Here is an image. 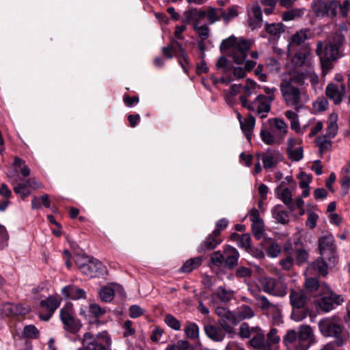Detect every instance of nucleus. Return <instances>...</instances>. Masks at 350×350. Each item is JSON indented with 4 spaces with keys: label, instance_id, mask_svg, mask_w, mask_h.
Masks as SVG:
<instances>
[{
    "label": "nucleus",
    "instance_id": "c85d7f7f",
    "mask_svg": "<svg viewBox=\"0 0 350 350\" xmlns=\"http://www.w3.org/2000/svg\"><path fill=\"white\" fill-rule=\"evenodd\" d=\"M255 122V118L252 115L247 116L245 119H243V121H241L240 125L241 130L245 133L249 141L252 139Z\"/></svg>",
    "mask_w": 350,
    "mask_h": 350
},
{
    "label": "nucleus",
    "instance_id": "7c9ffc66",
    "mask_svg": "<svg viewBox=\"0 0 350 350\" xmlns=\"http://www.w3.org/2000/svg\"><path fill=\"white\" fill-rule=\"evenodd\" d=\"M337 120L338 115L335 113H331L327 120L326 135L325 136H327L329 138H334L336 135L338 130Z\"/></svg>",
    "mask_w": 350,
    "mask_h": 350
},
{
    "label": "nucleus",
    "instance_id": "69168bd1",
    "mask_svg": "<svg viewBox=\"0 0 350 350\" xmlns=\"http://www.w3.org/2000/svg\"><path fill=\"white\" fill-rule=\"evenodd\" d=\"M281 247L276 243H271L267 249V254L269 257L275 258L281 252Z\"/></svg>",
    "mask_w": 350,
    "mask_h": 350
},
{
    "label": "nucleus",
    "instance_id": "a19ab883",
    "mask_svg": "<svg viewBox=\"0 0 350 350\" xmlns=\"http://www.w3.org/2000/svg\"><path fill=\"white\" fill-rule=\"evenodd\" d=\"M205 12V16H206L211 24L215 23L221 18V9H216L215 8L210 7Z\"/></svg>",
    "mask_w": 350,
    "mask_h": 350
},
{
    "label": "nucleus",
    "instance_id": "37998d69",
    "mask_svg": "<svg viewBox=\"0 0 350 350\" xmlns=\"http://www.w3.org/2000/svg\"><path fill=\"white\" fill-rule=\"evenodd\" d=\"M309 54V52H297L292 57V64L295 67L302 66L305 64L307 57Z\"/></svg>",
    "mask_w": 350,
    "mask_h": 350
},
{
    "label": "nucleus",
    "instance_id": "4d7b16f0",
    "mask_svg": "<svg viewBox=\"0 0 350 350\" xmlns=\"http://www.w3.org/2000/svg\"><path fill=\"white\" fill-rule=\"evenodd\" d=\"M274 278L271 277H262L259 280V283L262 290L268 294H270L272 282Z\"/></svg>",
    "mask_w": 350,
    "mask_h": 350
},
{
    "label": "nucleus",
    "instance_id": "c756f323",
    "mask_svg": "<svg viewBox=\"0 0 350 350\" xmlns=\"http://www.w3.org/2000/svg\"><path fill=\"white\" fill-rule=\"evenodd\" d=\"M273 217L281 224H286L289 221L288 213L280 204L275 205L271 210Z\"/></svg>",
    "mask_w": 350,
    "mask_h": 350
},
{
    "label": "nucleus",
    "instance_id": "72a5a7b5",
    "mask_svg": "<svg viewBox=\"0 0 350 350\" xmlns=\"http://www.w3.org/2000/svg\"><path fill=\"white\" fill-rule=\"evenodd\" d=\"M269 122L274 125L275 128L278 131V133L277 135L278 137H282V141L284 139L285 135L288 133V126L286 123L282 120L280 118H272L269 120Z\"/></svg>",
    "mask_w": 350,
    "mask_h": 350
},
{
    "label": "nucleus",
    "instance_id": "c9c22d12",
    "mask_svg": "<svg viewBox=\"0 0 350 350\" xmlns=\"http://www.w3.org/2000/svg\"><path fill=\"white\" fill-rule=\"evenodd\" d=\"M265 30L271 36L280 37L284 31L285 26L282 23L269 24L265 23Z\"/></svg>",
    "mask_w": 350,
    "mask_h": 350
},
{
    "label": "nucleus",
    "instance_id": "a18cd8bd",
    "mask_svg": "<svg viewBox=\"0 0 350 350\" xmlns=\"http://www.w3.org/2000/svg\"><path fill=\"white\" fill-rule=\"evenodd\" d=\"M100 299L105 302L111 301L114 297V291L110 287H103L99 292Z\"/></svg>",
    "mask_w": 350,
    "mask_h": 350
},
{
    "label": "nucleus",
    "instance_id": "a211bd4d",
    "mask_svg": "<svg viewBox=\"0 0 350 350\" xmlns=\"http://www.w3.org/2000/svg\"><path fill=\"white\" fill-rule=\"evenodd\" d=\"M205 11L198 8H191L184 12L183 22L185 24H189L192 22L193 28L196 25L199 26L201 20L205 17Z\"/></svg>",
    "mask_w": 350,
    "mask_h": 350
},
{
    "label": "nucleus",
    "instance_id": "f3484780",
    "mask_svg": "<svg viewBox=\"0 0 350 350\" xmlns=\"http://www.w3.org/2000/svg\"><path fill=\"white\" fill-rule=\"evenodd\" d=\"M306 79H309L313 87H315L319 81L318 75L314 72V69L311 67H310L308 70L302 72H297L293 76V80L299 85H303Z\"/></svg>",
    "mask_w": 350,
    "mask_h": 350
},
{
    "label": "nucleus",
    "instance_id": "58836bf2",
    "mask_svg": "<svg viewBox=\"0 0 350 350\" xmlns=\"http://www.w3.org/2000/svg\"><path fill=\"white\" fill-rule=\"evenodd\" d=\"M332 267L329 265L328 259L323 258L321 256L320 258H318L317 261L313 264V268L319 271V273L323 275L327 274V267Z\"/></svg>",
    "mask_w": 350,
    "mask_h": 350
},
{
    "label": "nucleus",
    "instance_id": "2eb2a0df",
    "mask_svg": "<svg viewBox=\"0 0 350 350\" xmlns=\"http://www.w3.org/2000/svg\"><path fill=\"white\" fill-rule=\"evenodd\" d=\"M14 165L15 166L16 169L11 172L10 174H8L7 177L9 179V181L11 184L15 185L17 183L18 180V167L20 168V173L21 175L24 177L28 176L30 174V169L29 167L25 164V162L24 160L20 159L18 157H16L14 158Z\"/></svg>",
    "mask_w": 350,
    "mask_h": 350
},
{
    "label": "nucleus",
    "instance_id": "2f4dec72",
    "mask_svg": "<svg viewBox=\"0 0 350 350\" xmlns=\"http://www.w3.org/2000/svg\"><path fill=\"white\" fill-rule=\"evenodd\" d=\"M310 30L308 29H301L294 33L291 39L289 46H299L303 44L308 38Z\"/></svg>",
    "mask_w": 350,
    "mask_h": 350
},
{
    "label": "nucleus",
    "instance_id": "680f3d73",
    "mask_svg": "<svg viewBox=\"0 0 350 350\" xmlns=\"http://www.w3.org/2000/svg\"><path fill=\"white\" fill-rule=\"evenodd\" d=\"M291 159L298 161L303 158V149L301 147L292 148L287 150Z\"/></svg>",
    "mask_w": 350,
    "mask_h": 350
},
{
    "label": "nucleus",
    "instance_id": "423d86ee",
    "mask_svg": "<svg viewBox=\"0 0 350 350\" xmlns=\"http://www.w3.org/2000/svg\"><path fill=\"white\" fill-rule=\"evenodd\" d=\"M241 105L250 111L265 118L271 111L272 103L265 98V95L258 94L252 101L248 100L245 96H240Z\"/></svg>",
    "mask_w": 350,
    "mask_h": 350
},
{
    "label": "nucleus",
    "instance_id": "09e8293b",
    "mask_svg": "<svg viewBox=\"0 0 350 350\" xmlns=\"http://www.w3.org/2000/svg\"><path fill=\"white\" fill-rule=\"evenodd\" d=\"M221 14L223 20L228 22L238 15L237 8L233 6L228 8L226 10H221Z\"/></svg>",
    "mask_w": 350,
    "mask_h": 350
},
{
    "label": "nucleus",
    "instance_id": "49530a36",
    "mask_svg": "<svg viewBox=\"0 0 350 350\" xmlns=\"http://www.w3.org/2000/svg\"><path fill=\"white\" fill-rule=\"evenodd\" d=\"M329 106L327 100L321 96L319 97L313 103V109L315 112H321L325 111Z\"/></svg>",
    "mask_w": 350,
    "mask_h": 350
},
{
    "label": "nucleus",
    "instance_id": "603ef678",
    "mask_svg": "<svg viewBox=\"0 0 350 350\" xmlns=\"http://www.w3.org/2000/svg\"><path fill=\"white\" fill-rule=\"evenodd\" d=\"M23 333L25 337L29 338H38L39 337V331L33 325H26Z\"/></svg>",
    "mask_w": 350,
    "mask_h": 350
},
{
    "label": "nucleus",
    "instance_id": "4be33fe9",
    "mask_svg": "<svg viewBox=\"0 0 350 350\" xmlns=\"http://www.w3.org/2000/svg\"><path fill=\"white\" fill-rule=\"evenodd\" d=\"M280 158V154L279 151L270 148L267 149L261 157L263 167L265 169L274 167L278 163Z\"/></svg>",
    "mask_w": 350,
    "mask_h": 350
},
{
    "label": "nucleus",
    "instance_id": "6ab92c4d",
    "mask_svg": "<svg viewBox=\"0 0 350 350\" xmlns=\"http://www.w3.org/2000/svg\"><path fill=\"white\" fill-rule=\"evenodd\" d=\"M29 310L28 307H24L21 304H14L12 303H5L2 305L1 312L7 317H13L17 315H24Z\"/></svg>",
    "mask_w": 350,
    "mask_h": 350
},
{
    "label": "nucleus",
    "instance_id": "f8f14e48",
    "mask_svg": "<svg viewBox=\"0 0 350 350\" xmlns=\"http://www.w3.org/2000/svg\"><path fill=\"white\" fill-rule=\"evenodd\" d=\"M334 239L332 234H327L319 239V250L323 258L328 259L330 265L336 263V245L334 244Z\"/></svg>",
    "mask_w": 350,
    "mask_h": 350
},
{
    "label": "nucleus",
    "instance_id": "9d476101",
    "mask_svg": "<svg viewBox=\"0 0 350 350\" xmlns=\"http://www.w3.org/2000/svg\"><path fill=\"white\" fill-rule=\"evenodd\" d=\"M76 262L81 272L90 278L100 277L107 272L106 267L96 258H92L81 263L77 260Z\"/></svg>",
    "mask_w": 350,
    "mask_h": 350
},
{
    "label": "nucleus",
    "instance_id": "e2e57ef3",
    "mask_svg": "<svg viewBox=\"0 0 350 350\" xmlns=\"http://www.w3.org/2000/svg\"><path fill=\"white\" fill-rule=\"evenodd\" d=\"M251 345L256 348H260L262 347V349H263V347L265 346L264 345V334L261 332H258L256 334V336H254L251 340H250Z\"/></svg>",
    "mask_w": 350,
    "mask_h": 350
},
{
    "label": "nucleus",
    "instance_id": "9b49d317",
    "mask_svg": "<svg viewBox=\"0 0 350 350\" xmlns=\"http://www.w3.org/2000/svg\"><path fill=\"white\" fill-rule=\"evenodd\" d=\"M339 5V0H314L312 9L317 16L335 17L337 15V8Z\"/></svg>",
    "mask_w": 350,
    "mask_h": 350
},
{
    "label": "nucleus",
    "instance_id": "cd10ccee",
    "mask_svg": "<svg viewBox=\"0 0 350 350\" xmlns=\"http://www.w3.org/2000/svg\"><path fill=\"white\" fill-rule=\"evenodd\" d=\"M261 140L267 145L272 146L280 144L282 142V137H278L273 131L262 129L260 133Z\"/></svg>",
    "mask_w": 350,
    "mask_h": 350
},
{
    "label": "nucleus",
    "instance_id": "a878e982",
    "mask_svg": "<svg viewBox=\"0 0 350 350\" xmlns=\"http://www.w3.org/2000/svg\"><path fill=\"white\" fill-rule=\"evenodd\" d=\"M204 332L210 339L216 342H221L225 338V333L221 329L211 324L204 325Z\"/></svg>",
    "mask_w": 350,
    "mask_h": 350
},
{
    "label": "nucleus",
    "instance_id": "f257e3e1",
    "mask_svg": "<svg viewBox=\"0 0 350 350\" xmlns=\"http://www.w3.org/2000/svg\"><path fill=\"white\" fill-rule=\"evenodd\" d=\"M252 44L249 40L231 36L221 42L220 50L231 57L234 63L241 64L245 62Z\"/></svg>",
    "mask_w": 350,
    "mask_h": 350
},
{
    "label": "nucleus",
    "instance_id": "7ed1b4c3",
    "mask_svg": "<svg viewBox=\"0 0 350 350\" xmlns=\"http://www.w3.org/2000/svg\"><path fill=\"white\" fill-rule=\"evenodd\" d=\"M319 327L323 335L335 338L337 346H341L348 338L347 332L341 326L338 319H323L319 323Z\"/></svg>",
    "mask_w": 350,
    "mask_h": 350
},
{
    "label": "nucleus",
    "instance_id": "6e6552de",
    "mask_svg": "<svg viewBox=\"0 0 350 350\" xmlns=\"http://www.w3.org/2000/svg\"><path fill=\"white\" fill-rule=\"evenodd\" d=\"M253 295L256 301V305L263 314L271 317L275 324H280L282 322V314L279 306L271 302L263 295L254 293Z\"/></svg>",
    "mask_w": 350,
    "mask_h": 350
},
{
    "label": "nucleus",
    "instance_id": "bb28decb",
    "mask_svg": "<svg viewBox=\"0 0 350 350\" xmlns=\"http://www.w3.org/2000/svg\"><path fill=\"white\" fill-rule=\"evenodd\" d=\"M225 265L228 268H233L238 265L239 254L236 248L228 246L225 250Z\"/></svg>",
    "mask_w": 350,
    "mask_h": 350
},
{
    "label": "nucleus",
    "instance_id": "5701e85b",
    "mask_svg": "<svg viewBox=\"0 0 350 350\" xmlns=\"http://www.w3.org/2000/svg\"><path fill=\"white\" fill-rule=\"evenodd\" d=\"M62 295L68 299L77 300L85 298L86 293L82 288L75 285H68L62 289Z\"/></svg>",
    "mask_w": 350,
    "mask_h": 350
},
{
    "label": "nucleus",
    "instance_id": "3c124183",
    "mask_svg": "<svg viewBox=\"0 0 350 350\" xmlns=\"http://www.w3.org/2000/svg\"><path fill=\"white\" fill-rule=\"evenodd\" d=\"M164 321L169 327L174 330H179L180 329V322L172 314H166Z\"/></svg>",
    "mask_w": 350,
    "mask_h": 350
},
{
    "label": "nucleus",
    "instance_id": "f03ea898",
    "mask_svg": "<svg viewBox=\"0 0 350 350\" xmlns=\"http://www.w3.org/2000/svg\"><path fill=\"white\" fill-rule=\"evenodd\" d=\"M297 83L293 80V77L288 79L282 80L280 85V90L284 102L290 107L299 111L304 105L307 103L309 98L306 92L295 86Z\"/></svg>",
    "mask_w": 350,
    "mask_h": 350
},
{
    "label": "nucleus",
    "instance_id": "393cba45",
    "mask_svg": "<svg viewBox=\"0 0 350 350\" xmlns=\"http://www.w3.org/2000/svg\"><path fill=\"white\" fill-rule=\"evenodd\" d=\"M287 292L288 286L286 283L281 279L276 280L274 278L269 295L278 297H284L287 295Z\"/></svg>",
    "mask_w": 350,
    "mask_h": 350
},
{
    "label": "nucleus",
    "instance_id": "de8ad7c7",
    "mask_svg": "<svg viewBox=\"0 0 350 350\" xmlns=\"http://www.w3.org/2000/svg\"><path fill=\"white\" fill-rule=\"evenodd\" d=\"M185 333L187 336L191 339H195L198 337L199 328L194 323H188L185 329Z\"/></svg>",
    "mask_w": 350,
    "mask_h": 350
},
{
    "label": "nucleus",
    "instance_id": "0eeeda50",
    "mask_svg": "<svg viewBox=\"0 0 350 350\" xmlns=\"http://www.w3.org/2000/svg\"><path fill=\"white\" fill-rule=\"evenodd\" d=\"M343 301V298L335 294L328 286L322 285L321 297L317 300V304L322 310L329 312Z\"/></svg>",
    "mask_w": 350,
    "mask_h": 350
},
{
    "label": "nucleus",
    "instance_id": "864d4df0",
    "mask_svg": "<svg viewBox=\"0 0 350 350\" xmlns=\"http://www.w3.org/2000/svg\"><path fill=\"white\" fill-rule=\"evenodd\" d=\"M280 338L278 335V329L272 328L267 334V344L266 345L275 346V345L279 343Z\"/></svg>",
    "mask_w": 350,
    "mask_h": 350
},
{
    "label": "nucleus",
    "instance_id": "bf43d9fd",
    "mask_svg": "<svg viewBox=\"0 0 350 350\" xmlns=\"http://www.w3.org/2000/svg\"><path fill=\"white\" fill-rule=\"evenodd\" d=\"M193 30L202 40H206L209 36L210 30L206 25H196Z\"/></svg>",
    "mask_w": 350,
    "mask_h": 350
},
{
    "label": "nucleus",
    "instance_id": "052dcab7",
    "mask_svg": "<svg viewBox=\"0 0 350 350\" xmlns=\"http://www.w3.org/2000/svg\"><path fill=\"white\" fill-rule=\"evenodd\" d=\"M169 45L172 49L174 53H176L177 51H179L184 61L185 62V63L187 64V55L184 49H183L181 44L173 38L171 40L170 44Z\"/></svg>",
    "mask_w": 350,
    "mask_h": 350
},
{
    "label": "nucleus",
    "instance_id": "13d9d810",
    "mask_svg": "<svg viewBox=\"0 0 350 350\" xmlns=\"http://www.w3.org/2000/svg\"><path fill=\"white\" fill-rule=\"evenodd\" d=\"M189 347L188 341L180 340L174 345H168L165 350H189Z\"/></svg>",
    "mask_w": 350,
    "mask_h": 350
},
{
    "label": "nucleus",
    "instance_id": "e433bc0d",
    "mask_svg": "<svg viewBox=\"0 0 350 350\" xmlns=\"http://www.w3.org/2000/svg\"><path fill=\"white\" fill-rule=\"evenodd\" d=\"M316 144L319 147V150L320 154H323L325 152H327L332 149V142L327 136H319L316 139Z\"/></svg>",
    "mask_w": 350,
    "mask_h": 350
},
{
    "label": "nucleus",
    "instance_id": "6e6d98bb",
    "mask_svg": "<svg viewBox=\"0 0 350 350\" xmlns=\"http://www.w3.org/2000/svg\"><path fill=\"white\" fill-rule=\"evenodd\" d=\"M256 88V83L252 80L247 79L246 84L242 86V92L244 93L243 96H245L246 98L250 96L254 93Z\"/></svg>",
    "mask_w": 350,
    "mask_h": 350
},
{
    "label": "nucleus",
    "instance_id": "473e14b6",
    "mask_svg": "<svg viewBox=\"0 0 350 350\" xmlns=\"http://www.w3.org/2000/svg\"><path fill=\"white\" fill-rule=\"evenodd\" d=\"M61 299L57 296H49L46 299L42 300L40 302V306L45 308L47 311L55 312L59 306Z\"/></svg>",
    "mask_w": 350,
    "mask_h": 350
},
{
    "label": "nucleus",
    "instance_id": "b1692460",
    "mask_svg": "<svg viewBox=\"0 0 350 350\" xmlns=\"http://www.w3.org/2000/svg\"><path fill=\"white\" fill-rule=\"evenodd\" d=\"M283 343L287 350H299V342L297 332L293 329L288 330L283 337Z\"/></svg>",
    "mask_w": 350,
    "mask_h": 350
},
{
    "label": "nucleus",
    "instance_id": "dca6fc26",
    "mask_svg": "<svg viewBox=\"0 0 350 350\" xmlns=\"http://www.w3.org/2000/svg\"><path fill=\"white\" fill-rule=\"evenodd\" d=\"M299 350H307L314 342V335L310 326H301L297 334Z\"/></svg>",
    "mask_w": 350,
    "mask_h": 350
},
{
    "label": "nucleus",
    "instance_id": "774afa93",
    "mask_svg": "<svg viewBox=\"0 0 350 350\" xmlns=\"http://www.w3.org/2000/svg\"><path fill=\"white\" fill-rule=\"evenodd\" d=\"M281 267L285 271H289L293 266L294 260L291 255L282 258L279 262Z\"/></svg>",
    "mask_w": 350,
    "mask_h": 350
},
{
    "label": "nucleus",
    "instance_id": "20e7f679",
    "mask_svg": "<svg viewBox=\"0 0 350 350\" xmlns=\"http://www.w3.org/2000/svg\"><path fill=\"white\" fill-rule=\"evenodd\" d=\"M290 303L292 306L291 317L296 321L304 320L308 314V310L306 307L308 297L302 290H291Z\"/></svg>",
    "mask_w": 350,
    "mask_h": 350
},
{
    "label": "nucleus",
    "instance_id": "79ce46f5",
    "mask_svg": "<svg viewBox=\"0 0 350 350\" xmlns=\"http://www.w3.org/2000/svg\"><path fill=\"white\" fill-rule=\"evenodd\" d=\"M254 316V312L251 307L243 305L239 309L237 318L239 320L251 319Z\"/></svg>",
    "mask_w": 350,
    "mask_h": 350
},
{
    "label": "nucleus",
    "instance_id": "1a4fd4ad",
    "mask_svg": "<svg viewBox=\"0 0 350 350\" xmlns=\"http://www.w3.org/2000/svg\"><path fill=\"white\" fill-rule=\"evenodd\" d=\"M59 316L64 329L70 333L76 334L82 327L80 320L74 317V311L71 304L65 305L60 310Z\"/></svg>",
    "mask_w": 350,
    "mask_h": 350
},
{
    "label": "nucleus",
    "instance_id": "338daca9",
    "mask_svg": "<svg viewBox=\"0 0 350 350\" xmlns=\"http://www.w3.org/2000/svg\"><path fill=\"white\" fill-rule=\"evenodd\" d=\"M250 18L262 22V14L260 7L258 3L254 5L250 10Z\"/></svg>",
    "mask_w": 350,
    "mask_h": 350
},
{
    "label": "nucleus",
    "instance_id": "412c9836",
    "mask_svg": "<svg viewBox=\"0 0 350 350\" xmlns=\"http://www.w3.org/2000/svg\"><path fill=\"white\" fill-rule=\"evenodd\" d=\"M221 241L222 240L219 238V236L215 234V232L213 231V232L208 234L200 243L198 251L200 252H206L214 250Z\"/></svg>",
    "mask_w": 350,
    "mask_h": 350
},
{
    "label": "nucleus",
    "instance_id": "39448f33",
    "mask_svg": "<svg viewBox=\"0 0 350 350\" xmlns=\"http://www.w3.org/2000/svg\"><path fill=\"white\" fill-rule=\"evenodd\" d=\"M81 343L88 350H110L111 339L106 331L96 335L86 332L83 336Z\"/></svg>",
    "mask_w": 350,
    "mask_h": 350
},
{
    "label": "nucleus",
    "instance_id": "8fccbe9b",
    "mask_svg": "<svg viewBox=\"0 0 350 350\" xmlns=\"http://www.w3.org/2000/svg\"><path fill=\"white\" fill-rule=\"evenodd\" d=\"M252 232L254 237L256 239H260L262 237L263 230H264V223L263 221H259L256 222L252 223Z\"/></svg>",
    "mask_w": 350,
    "mask_h": 350
},
{
    "label": "nucleus",
    "instance_id": "4468645a",
    "mask_svg": "<svg viewBox=\"0 0 350 350\" xmlns=\"http://www.w3.org/2000/svg\"><path fill=\"white\" fill-rule=\"evenodd\" d=\"M340 50L334 44L329 43L324 46L321 41L317 42L316 53L319 57L336 60L340 57Z\"/></svg>",
    "mask_w": 350,
    "mask_h": 350
},
{
    "label": "nucleus",
    "instance_id": "ddd939ff",
    "mask_svg": "<svg viewBox=\"0 0 350 350\" xmlns=\"http://www.w3.org/2000/svg\"><path fill=\"white\" fill-rule=\"evenodd\" d=\"M346 92V87L342 83L340 85L335 83H329L325 88V94L336 105L341 103Z\"/></svg>",
    "mask_w": 350,
    "mask_h": 350
},
{
    "label": "nucleus",
    "instance_id": "0e129e2a",
    "mask_svg": "<svg viewBox=\"0 0 350 350\" xmlns=\"http://www.w3.org/2000/svg\"><path fill=\"white\" fill-rule=\"evenodd\" d=\"M297 177L300 180L299 187L301 188L310 187L309 185L312 181V175H309L304 172H301L298 174Z\"/></svg>",
    "mask_w": 350,
    "mask_h": 350
},
{
    "label": "nucleus",
    "instance_id": "aec40b11",
    "mask_svg": "<svg viewBox=\"0 0 350 350\" xmlns=\"http://www.w3.org/2000/svg\"><path fill=\"white\" fill-rule=\"evenodd\" d=\"M275 193L277 198L282 201L290 211L293 212L295 210V204L293 201V194L290 189L278 187L275 189Z\"/></svg>",
    "mask_w": 350,
    "mask_h": 350
},
{
    "label": "nucleus",
    "instance_id": "5fc2aeb1",
    "mask_svg": "<svg viewBox=\"0 0 350 350\" xmlns=\"http://www.w3.org/2000/svg\"><path fill=\"white\" fill-rule=\"evenodd\" d=\"M321 66L322 69V75L323 76H325L327 72L332 69L333 64L332 62L335 61L334 59H331L329 58H325L323 57H319Z\"/></svg>",
    "mask_w": 350,
    "mask_h": 350
},
{
    "label": "nucleus",
    "instance_id": "4c0bfd02",
    "mask_svg": "<svg viewBox=\"0 0 350 350\" xmlns=\"http://www.w3.org/2000/svg\"><path fill=\"white\" fill-rule=\"evenodd\" d=\"M304 10L303 8H295L283 12L282 18L284 21H290L304 14Z\"/></svg>",
    "mask_w": 350,
    "mask_h": 350
},
{
    "label": "nucleus",
    "instance_id": "ea45409f",
    "mask_svg": "<svg viewBox=\"0 0 350 350\" xmlns=\"http://www.w3.org/2000/svg\"><path fill=\"white\" fill-rule=\"evenodd\" d=\"M294 253L295 256V262L297 265L301 266L308 261V254L304 248H297L295 250Z\"/></svg>",
    "mask_w": 350,
    "mask_h": 350
},
{
    "label": "nucleus",
    "instance_id": "f704fd0d",
    "mask_svg": "<svg viewBox=\"0 0 350 350\" xmlns=\"http://www.w3.org/2000/svg\"><path fill=\"white\" fill-rule=\"evenodd\" d=\"M202 262L201 257H195L187 260L180 268L182 272L189 273L199 267Z\"/></svg>",
    "mask_w": 350,
    "mask_h": 350
},
{
    "label": "nucleus",
    "instance_id": "c03bdc74",
    "mask_svg": "<svg viewBox=\"0 0 350 350\" xmlns=\"http://www.w3.org/2000/svg\"><path fill=\"white\" fill-rule=\"evenodd\" d=\"M216 295L222 302H228L233 296V292L219 286L216 291Z\"/></svg>",
    "mask_w": 350,
    "mask_h": 350
}]
</instances>
